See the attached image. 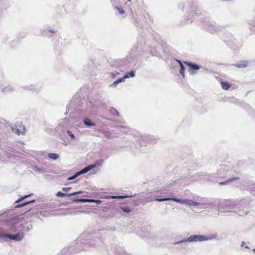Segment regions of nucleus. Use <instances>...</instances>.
Instances as JSON below:
<instances>
[{
  "label": "nucleus",
  "mask_w": 255,
  "mask_h": 255,
  "mask_svg": "<svg viewBox=\"0 0 255 255\" xmlns=\"http://www.w3.org/2000/svg\"><path fill=\"white\" fill-rule=\"evenodd\" d=\"M155 201H159V202H162V201H173L176 202L180 203L183 204H185L187 205H188L189 206H197L200 205V204L198 202L193 201L189 199H179L177 198H162V199H158L156 198L155 199ZM219 204V209L222 212H226V210H225V209L224 208L225 206H230V201H225L224 203H218V200H215L214 202L209 203V204H201V205H212L213 206H217Z\"/></svg>",
  "instance_id": "nucleus-1"
},
{
  "label": "nucleus",
  "mask_w": 255,
  "mask_h": 255,
  "mask_svg": "<svg viewBox=\"0 0 255 255\" xmlns=\"http://www.w3.org/2000/svg\"><path fill=\"white\" fill-rule=\"evenodd\" d=\"M0 222H3L4 225L11 227L21 222V218L19 216H13L9 214H3L0 215Z\"/></svg>",
  "instance_id": "nucleus-2"
},
{
  "label": "nucleus",
  "mask_w": 255,
  "mask_h": 255,
  "mask_svg": "<svg viewBox=\"0 0 255 255\" xmlns=\"http://www.w3.org/2000/svg\"><path fill=\"white\" fill-rule=\"evenodd\" d=\"M213 235H209V236H203V235H191L187 238H184L182 240L178 241L177 242L175 243V244H179L182 243L184 242H202L204 241L210 240L214 239Z\"/></svg>",
  "instance_id": "nucleus-3"
},
{
  "label": "nucleus",
  "mask_w": 255,
  "mask_h": 255,
  "mask_svg": "<svg viewBox=\"0 0 255 255\" xmlns=\"http://www.w3.org/2000/svg\"><path fill=\"white\" fill-rule=\"evenodd\" d=\"M184 63L189 67L188 71L190 74L191 75L195 74L196 73V71L200 69V66L191 62L184 61Z\"/></svg>",
  "instance_id": "nucleus-4"
},
{
  "label": "nucleus",
  "mask_w": 255,
  "mask_h": 255,
  "mask_svg": "<svg viewBox=\"0 0 255 255\" xmlns=\"http://www.w3.org/2000/svg\"><path fill=\"white\" fill-rule=\"evenodd\" d=\"M95 167H96L95 165H90L85 167L81 170L77 172V174L78 175V176H79L81 174L86 173L87 172H88L89 171H90L91 169L94 168Z\"/></svg>",
  "instance_id": "nucleus-5"
},
{
  "label": "nucleus",
  "mask_w": 255,
  "mask_h": 255,
  "mask_svg": "<svg viewBox=\"0 0 255 255\" xmlns=\"http://www.w3.org/2000/svg\"><path fill=\"white\" fill-rule=\"evenodd\" d=\"M95 167H96L95 165H90L85 167L81 170L77 172V174L78 175V176H79L81 174L86 173L87 172H88L89 171H90L91 169L94 168Z\"/></svg>",
  "instance_id": "nucleus-6"
},
{
  "label": "nucleus",
  "mask_w": 255,
  "mask_h": 255,
  "mask_svg": "<svg viewBox=\"0 0 255 255\" xmlns=\"http://www.w3.org/2000/svg\"><path fill=\"white\" fill-rule=\"evenodd\" d=\"M95 167H96L95 165H90L85 167L81 170L77 172V174L78 175V176H79L81 174L86 173L87 172H88L89 171H90L91 169L94 168Z\"/></svg>",
  "instance_id": "nucleus-7"
},
{
  "label": "nucleus",
  "mask_w": 255,
  "mask_h": 255,
  "mask_svg": "<svg viewBox=\"0 0 255 255\" xmlns=\"http://www.w3.org/2000/svg\"><path fill=\"white\" fill-rule=\"evenodd\" d=\"M23 238V236L20 234H17L15 235L9 234V239L16 241H21Z\"/></svg>",
  "instance_id": "nucleus-8"
},
{
  "label": "nucleus",
  "mask_w": 255,
  "mask_h": 255,
  "mask_svg": "<svg viewBox=\"0 0 255 255\" xmlns=\"http://www.w3.org/2000/svg\"><path fill=\"white\" fill-rule=\"evenodd\" d=\"M32 170L38 174H41L46 172V170L44 168H40L37 166H33Z\"/></svg>",
  "instance_id": "nucleus-9"
},
{
  "label": "nucleus",
  "mask_w": 255,
  "mask_h": 255,
  "mask_svg": "<svg viewBox=\"0 0 255 255\" xmlns=\"http://www.w3.org/2000/svg\"><path fill=\"white\" fill-rule=\"evenodd\" d=\"M2 91L3 93H8L14 90V88L11 85H8L4 88L1 87Z\"/></svg>",
  "instance_id": "nucleus-10"
},
{
  "label": "nucleus",
  "mask_w": 255,
  "mask_h": 255,
  "mask_svg": "<svg viewBox=\"0 0 255 255\" xmlns=\"http://www.w3.org/2000/svg\"><path fill=\"white\" fill-rule=\"evenodd\" d=\"M83 122L85 125L88 127L96 126V124L92 122L88 118L84 119L83 120Z\"/></svg>",
  "instance_id": "nucleus-11"
},
{
  "label": "nucleus",
  "mask_w": 255,
  "mask_h": 255,
  "mask_svg": "<svg viewBox=\"0 0 255 255\" xmlns=\"http://www.w3.org/2000/svg\"><path fill=\"white\" fill-rule=\"evenodd\" d=\"M125 80V79H124V77L122 78H120L117 81H115L113 83L109 85L110 87H116L118 84L124 82Z\"/></svg>",
  "instance_id": "nucleus-12"
},
{
  "label": "nucleus",
  "mask_w": 255,
  "mask_h": 255,
  "mask_svg": "<svg viewBox=\"0 0 255 255\" xmlns=\"http://www.w3.org/2000/svg\"><path fill=\"white\" fill-rule=\"evenodd\" d=\"M248 62L247 61H243L236 65L238 68H245L248 66Z\"/></svg>",
  "instance_id": "nucleus-13"
},
{
  "label": "nucleus",
  "mask_w": 255,
  "mask_h": 255,
  "mask_svg": "<svg viewBox=\"0 0 255 255\" xmlns=\"http://www.w3.org/2000/svg\"><path fill=\"white\" fill-rule=\"evenodd\" d=\"M48 157L52 160H55L59 158V155L57 153H49L48 154Z\"/></svg>",
  "instance_id": "nucleus-14"
},
{
  "label": "nucleus",
  "mask_w": 255,
  "mask_h": 255,
  "mask_svg": "<svg viewBox=\"0 0 255 255\" xmlns=\"http://www.w3.org/2000/svg\"><path fill=\"white\" fill-rule=\"evenodd\" d=\"M221 84L222 88L224 90H228L231 87V85L227 82H222Z\"/></svg>",
  "instance_id": "nucleus-15"
},
{
  "label": "nucleus",
  "mask_w": 255,
  "mask_h": 255,
  "mask_svg": "<svg viewBox=\"0 0 255 255\" xmlns=\"http://www.w3.org/2000/svg\"><path fill=\"white\" fill-rule=\"evenodd\" d=\"M135 76V73H134V72L132 71H130L128 73H127L126 75H124V79H127V78H129V77H134Z\"/></svg>",
  "instance_id": "nucleus-16"
},
{
  "label": "nucleus",
  "mask_w": 255,
  "mask_h": 255,
  "mask_svg": "<svg viewBox=\"0 0 255 255\" xmlns=\"http://www.w3.org/2000/svg\"><path fill=\"white\" fill-rule=\"evenodd\" d=\"M12 130L13 132L16 133L18 135H20V134H23L25 132V131H22L20 129H17L16 127H12Z\"/></svg>",
  "instance_id": "nucleus-17"
},
{
  "label": "nucleus",
  "mask_w": 255,
  "mask_h": 255,
  "mask_svg": "<svg viewBox=\"0 0 255 255\" xmlns=\"http://www.w3.org/2000/svg\"><path fill=\"white\" fill-rule=\"evenodd\" d=\"M91 200H89V199H74L73 200V202L75 203H78V202H82V203H86L88 202H90Z\"/></svg>",
  "instance_id": "nucleus-18"
},
{
  "label": "nucleus",
  "mask_w": 255,
  "mask_h": 255,
  "mask_svg": "<svg viewBox=\"0 0 255 255\" xmlns=\"http://www.w3.org/2000/svg\"><path fill=\"white\" fill-rule=\"evenodd\" d=\"M110 112L111 114H112L114 116H119V112H118V111L116 109H115L114 108H111L110 109Z\"/></svg>",
  "instance_id": "nucleus-19"
},
{
  "label": "nucleus",
  "mask_w": 255,
  "mask_h": 255,
  "mask_svg": "<svg viewBox=\"0 0 255 255\" xmlns=\"http://www.w3.org/2000/svg\"><path fill=\"white\" fill-rule=\"evenodd\" d=\"M69 194L64 193L61 191L58 192L56 194V195L58 197H66V196L70 197L71 196H69Z\"/></svg>",
  "instance_id": "nucleus-20"
},
{
  "label": "nucleus",
  "mask_w": 255,
  "mask_h": 255,
  "mask_svg": "<svg viewBox=\"0 0 255 255\" xmlns=\"http://www.w3.org/2000/svg\"><path fill=\"white\" fill-rule=\"evenodd\" d=\"M184 71H185V67H184V65H181V66L180 67V70L179 73L183 78L185 77Z\"/></svg>",
  "instance_id": "nucleus-21"
},
{
  "label": "nucleus",
  "mask_w": 255,
  "mask_h": 255,
  "mask_svg": "<svg viewBox=\"0 0 255 255\" xmlns=\"http://www.w3.org/2000/svg\"><path fill=\"white\" fill-rule=\"evenodd\" d=\"M34 201H35L33 200H32V201H31L26 202H25V203H23V204L17 205H16V207H18V208H19V207H23V206H25V205H27V204H29V203H33V202H34Z\"/></svg>",
  "instance_id": "nucleus-22"
},
{
  "label": "nucleus",
  "mask_w": 255,
  "mask_h": 255,
  "mask_svg": "<svg viewBox=\"0 0 255 255\" xmlns=\"http://www.w3.org/2000/svg\"><path fill=\"white\" fill-rule=\"evenodd\" d=\"M9 234H7L4 233L3 232H1L0 233V239L6 238H9Z\"/></svg>",
  "instance_id": "nucleus-23"
},
{
  "label": "nucleus",
  "mask_w": 255,
  "mask_h": 255,
  "mask_svg": "<svg viewBox=\"0 0 255 255\" xmlns=\"http://www.w3.org/2000/svg\"><path fill=\"white\" fill-rule=\"evenodd\" d=\"M135 195H134L133 196H132V195H126V196H118V199H124V198H129V197H131L132 196H134Z\"/></svg>",
  "instance_id": "nucleus-24"
},
{
  "label": "nucleus",
  "mask_w": 255,
  "mask_h": 255,
  "mask_svg": "<svg viewBox=\"0 0 255 255\" xmlns=\"http://www.w3.org/2000/svg\"><path fill=\"white\" fill-rule=\"evenodd\" d=\"M67 133L73 139H75V135L72 133V131H71L70 130H68L67 131Z\"/></svg>",
  "instance_id": "nucleus-25"
},
{
  "label": "nucleus",
  "mask_w": 255,
  "mask_h": 255,
  "mask_svg": "<svg viewBox=\"0 0 255 255\" xmlns=\"http://www.w3.org/2000/svg\"><path fill=\"white\" fill-rule=\"evenodd\" d=\"M122 210L126 213H129L131 211V210L128 207H122Z\"/></svg>",
  "instance_id": "nucleus-26"
},
{
  "label": "nucleus",
  "mask_w": 255,
  "mask_h": 255,
  "mask_svg": "<svg viewBox=\"0 0 255 255\" xmlns=\"http://www.w3.org/2000/svg\"><path fill=\"white\" fill-rule=\"evenodd\" d=\"M82 193H83V191H78V192H73V193H70L69 195L71 196H75V195H76Z\"/></svg>",
  "instance_id": "nucleus-27"
},
{
  "label": "nucleus",
  "mask_w": 255,
  "mask_h": 255,
  "mask_svg": "<svg viewBox=\"0 0 255 255\" xmlns=\"http://www.w3.org/2000/svg\"><path fill=\"white\" fill-rule=\"evenodd\" d=\"M78 176V175L77 174V172L74 175H73L71 177H69L68 178V180H73V179H75L76 177H77Z\"/></svg>",
  "instance_id": "nucleus-28"
},
{
  "label": "nucleus",
  "mask_w": 255,
  "mask_h": 255,
  "mask_svg": "<svg viewBox=\"0 0 255 255\" xmlns=\"http://www.w3.org/2000/svg\"><path fill=\"white\" fill-rule=\"evenodd\" d=\"M89 200H91V201H90L89 202H95L97 204H100L102 202L101 200H93V199H89Z\"/></svg>",
  "instance_id": "nucleus-29"
},
{
  "label": "nucleus",
  "mask_w": 255,
  "mask_h": 255,
  "mask_svg": "<svg viewBox=\"0 0 255 255\" xmlns=\"http://www.w3.org/2000/svg\"><path fill=\"white\" fill-rule=\"evenodd\" d=\"M30 196V195H25V196H24V197H22L21 198H20V199H18V200H17V201H16V203L19 202L20 201L22 200H23V199H25V198H26L28 197H29V196Z\"/></svg>",
  "instance_id": "nucleus-30"
},
{
  "label": "nucleus",
  "mask_w": 255,
  "mask_h": 255,
  "mask_svg": "<svg viewBox=\"0 0 255 255\" xmlns=\"http://www.w3.org/2000/svg\"><path fill=\"white\" fill-rule=\"evenodd\" d=\"M116 8L119 14H123L124 13V10H123V9L119 7H117Z\"/></svg>",
  "instance_id": "nucleus-31"
},
{
  "label": "nucleus",
  "mask_w": 255,
  "mask_h": 255,
  "mask_svg": "<svg viewBox=\"0 0 255 255\" xmlns=\"http://www.w3.org/2000/svg\"><path fill=\"white\" fill-rule=\"evenodd\" d=\"M71 189V187H63L62 190L64 191H68Z\"/></svg>",
  "instance_id": "nucleus-32"
},
{
  "label": "nucleus",
  "mask_w": 255,
  "mask_h": 255,
  "mask_svg": "<svg viewBox=\"0 0 255 255\" xmlns=\"http://www.w3.org/2000/svg\"><path fill=\"white\" fill-rule=\"evenodd\" d=\"M152 137H153V136H151V135H149V136H148V140H149V142H153L154 141H153V140H152Z\"/></svg>",
  "instance_id": "nucleus-33"
},
{
  "label": "nucleus",
  "mask_w": 255,
  "mask_h": 255,
  "mask_svg": "<svg viewBox=\"0 0 255 255\" xmlns=\"http://www.w3.org/2000/svg\"><path fill=\"white\" fill-rule=\"evenodd\" d=\"M212 26H209L208 29V30L209 31L210 33H213L214 32V31L212 30Z\"/></svg>",
  "instance_id": "nucleus-34"
},
{
  "label": "nucleus",
  "mask_w": 255,
  "mask_h": 255,
  "mask_svg": "<svg viewBox=\"0 0 255 255\" xmlns=\"http://www.w3.org/2000/svg\"><path fill=\"white\" fill-rule=\"evenodd\" d=\"M177 61L179 63L180 67L181 66V65H183L182 62L181 61L177 60Z\"/></svg>",
  "instance_id": "nucleus-35"
},
{
  "label": "nucleus",
  "mask_w": 255,
  "mask_h": 255,
  "mask_svg": "<svg viewBox=\"0 0 255 255\" xmlns=\"http://www.w3.org/2000/svg\"><path fill=\"white\" fill-rule=\"evenodd\" d=\"M112 198H113V199H116V198H118V196H112Z\"/></svg>",
  "instance_id": "nucleus-36"
},
{
  "label": "nucleus",
  "mask_w": 255,
  "mask_h": 255,
  "mask_svg": "<svg viewBox=\"0 0 255 255\" xmlns=\"http://www.w3.org/2000/svg\"><path fill=\"white\" fill-rule=\"evenodd\" d=\"M238 179L237 178H234V179H233L231 180L230 181H233V180H236V179Z\"/></svg>",
  "instance_id": "nucleus-37"
},
{
  "label": "nucleus",
  "mask_w": 255,
  "mask_h": 255,
  "mask_svg": "<svg viewBox=\"0 0 255 255\" xmlns=\"http://www.w3.org/2000/svg\"><path fill=\"white\" fill-rule=\"evenodd\" d=\"M227 182H222V183H220L221 184H225Z\"/></svg>",
  "instance_id": "nucleus-38"
},
{
  "label": "nucleus",
  "mask_w": 255,
  "mask_h": 255,
  "mask_svg": "<svg viewBox=\"0 0 255 255\" xmlns=\"http://www.w3.org/2000/svg\"><path fill=\"white\" fill-rule=\"evenodd\" d=\"M61 123H63L64 124H66V122L65 121H63V122H61Z\"/></svg>",
  "instance_id": "nucleus-39"
},
{
  "label": "nucleus",
  "mask_w": 255,
  "mask_h": 255,
  "mask_svg": "<svg viewBox=\"0 0 255 255\" xmlns=\"http://www.w3.org/2000/svg\"><path fill=\"white\" fill-rule=\"evenodd\" d=\"M242 244V246H243V244H245V242H243Z\"/></svg>",
  "instance_id": "nucleus-40"
},
{
  "label": "nucleus",
  "mask_w": 255,
  "mask_h": 255,
  "mask_svg": "<svg viewBox=\"0 0 255 255\" xmlns=\"http://www.w3.org/2000/svg\"><path fill=\"white\" fill-rule=\"evenodd\" d=\"M65 127V125H62V128H63Z\"/></svg>",
  "instance_id": "nucleus-41"
},
{
  "label": "nucleus",
  "mask_w": 255,
  "mask_h": 255,
  "mask_svg": "<svg viewBox=\"0 0 255 255\" xmlns=\"http://www.w3.org/2000/svg\"><path fill=\"white\" fill-rule=\"evenodd\" d=\"M49 31H50V32H54V31H53V30H49Z\"/></svg>",
  "instance_id": "nucleus-42"
},
{
  "label": "nucleus",
  "mask_w": 255,
  "mask_h": 255,
  "mask_svg": "<svg viewBox=\"0 0 255 255\" xmlns=\"http://www.w3.org/2000/svg\"><path fill=\"white\" fill-rule=\"evenodd\" d=\"M31 87H32V86H31ZM30 90H33V88H32V87H31V88H30Z\"/></svg>",
  "instance_id": "nucleus-43"
},
{
  "label": "nucleus",
  "mask_w": 255,
  "mask_h": 255,
  "mask_svg": "<svg viewBox=\"0 0 255 255\" xmlns=\"http://www.w3.org/2000/svg\"><path fill=\"white\" fill-rule=\"evenodd\" d=\"M138 235H139V236H143L142 235L140 234H139Z\"/></svg>",
  "instance_id": "nucleus-44"
},
{
  "label": "nucleus",
  "mask_w": 255,
  "mask_h": 255,
  "mask_svg": "<svg viewBox=\"0 0 255 255\" xmlns=\"http://www.w3.org/2000/svg\"><path fill=\"white\" fill-rule=\"evenodd\" d=\"M64 144H65V145H67V143L66 142H64Z\"/></svg>",
  "instance_id": "nucleus-45"
},
{
  "label": "nucleus",
  "mask_w": 255,
  "mask_h": 255,
  "mask_svg": "<svg viewBox=\"0 0 255 255\" xmlns=\"http://www.w3.org/2000/svg\"><path fill=\"white\" fill-rule=\"evenodd\" d=\"M64 144H65V145H67V143L66 142H64Z\"/></svg>",
  "instance_id": "nucleus-46"
},
{
  "label": "nucleus",
  "mask_w": 255,
  "mask_h": 255,
  "mask_svg": "<svg viewBox=\"0 0 255 255\" xmlns=\"http://www.w3.org/2000/svg\"><path fill=\"white\" fill-rule=\"evenodd\" d=\"M208 207H204V208H207Z\"/></svg>",
  "instance_id": "nucleus-47"
},
{
  "label": "nucleus",
  "mask_w": 255,
  "mask_h": 255,
  "mask_svg": "<svg viewBox=\"0 0 255 255\" xmlns=\"http://www.w3.org/2000/svg\"><path fill=\"white\" fill-rule=\"evenodd\" d=\"M253 251L255 252V249H254L253 250Z\"/></svg>",
  "instance_id": "nucleus-48"
}]
</instances>
